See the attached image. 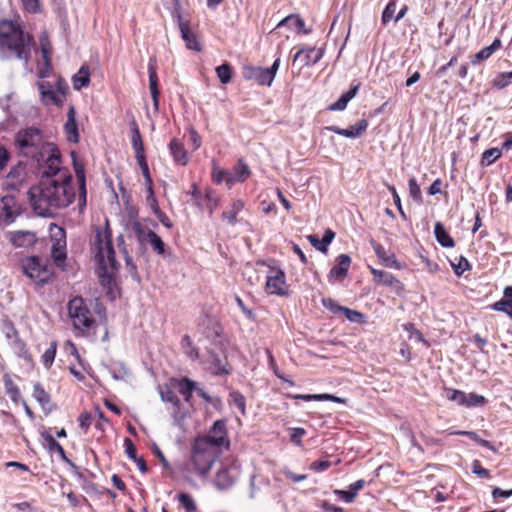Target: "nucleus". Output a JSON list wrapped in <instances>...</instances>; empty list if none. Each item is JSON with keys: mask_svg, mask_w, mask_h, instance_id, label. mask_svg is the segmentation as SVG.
Instances as JSON below:
<instances>
[{"mask_svg": "<svg viewBox=\"0 0 512 512\" xmlns=\"http://www.w3.org/2000/svg\"><path fill=\"white\" fill-rule=\"evenodd\" d=\"M31 205L42 217H52L59 209L69 206L75 198L72 180H40L29 190Z\"/></svg>", "mask_w": 512, "mask_h": 512, "instance_id": "1", "label": "nucleus"}, {"mask_svg": "<svg viewBox=\"0 0 512 512\" xmlns=\"http://www.w3.org/2000/svg\"><path fill=\"white\" fill-rule=\"evenodd\" d=\"M15 147L20 155L41 163L43 156L52 152L54 144L44 139L43 132L36 127L20 129L14 138Z\"/></svg>", "mask_w": 512, "mask_h": 512, "instance_id": "2", "label": "nucleus"}, {"mask_svg": "<svg viewBox=\"0 0 512 512\" xmlns=\"http://www.w3.org/2000/svg\"><path fill=\"white\" fill-rule=\"evenodd\" d=\"M221 454V449L206 439H195L191 448L190 463L195 473L206 477Z\"/></svg>", "mask_w": 512, "mask_h": 512, "instance_id": "3", "label": "nucleus"}, {"mask_svg": "<svg viewBox=\"0 0 512 512\" xmlns=\"http://www.w3.org/2000/svg\"><path fill=\"white\" fill-rule=\"evenodd\" d=\"M0 46L14 51L19 60L28 62L30 48L26 36L12 21H0Z\"/></svg>", "mask_w": 512, "mask_h": 512, "instance_id": "4", "label": "nucleus"}, {"mask_svg": "<svg viewBox=\"0 0 512 512\" xmlns=\"http://www.w3.org/2000/svg\"><path fill=\"white\" fill-rule=\"evenodd\" d=\"M92 249L95 252V258L98 263H104L107 261L112 268H115L117 261L115 259V251L111 240V234L107 227H95Z\"/></svg>", "mask_w": 512, "mask_h": 512, "instance_id": "5", "label": "nucleus"}, {"mask_svg": "<svg viewBox=\"0 0 512 512\" xmlns=\"http://www.w3.org/2000/svg\"><path fill=\"white\" fill-rule=\"evenodd\" d=\"M68 312L73 327L81 334L88 332L95 324V319L82 297H74L69 301Z\"/></svg>", "mask_w": 512, "mask_h": 512, "instance_id": "6", "label": "nucleus"}, {"mask_svg": "<svg viewBox=\"0 0 512 512\" xmlns=\"http://www.w3.org/2000/svg\"><path fill=\"white\" fill-rule=\"evenodd\" d=\"M41 162H44L46 165L42 171L40 180L49 179L58 181L60 177L65 178V180H73L72 174L67 169L60 166V152L56 146H54L52 152L43 156Z\"/></svg>", "mask_w": 512, "mask_h": 512, "instance_id": "7", "label": "nucleus"}, {"mask_svg": "<svg viewBox=\"0 0 512 512\" xmlns=\"http://www.w3.org/2000/svg\"><path fill=\"white\" fill-rule=\"evenodd\" d=\"M240 476V464L236 460L222 464L217 471L214 485L218 490H227L231 488Z\"/></svg>", "mask_w": 512, "mask_h": 512, "instance_id": "8", "label": "nucleus"}, {"mask_svg": "<svg viewBox=\"0 0 512 512\" xmlns=\"http://www.w3.org/2000/svg\"><path fill=\"white\" fill-rule=\"evenodd\" d=\"M23 271L30 279L37 283H47L52 271L42 262L39 257H30L23 263Z\"/></svg>", "mask_w": 512, "mask_h": 512, "instance_id": "9", "label": "nucleus"}, {"mask_svg": "<svg viewBox=\"0 0 512 512\" xmlns=\"http://www.w3.org/2000/svg\"><path fill=\"white\" fill-rule=\"evenodd\" d=\"M197 439H206L208 442L216 446L218 449H221L222 446H229V441L227 439V429L226 423L224 420H217L212 425L208 434L203 437H198Z\"/></svg>", "mask_w": 512, "mask_h": 512, "instance_id": "10", "label": "nucleus"}, {"mask_svg": "<svg viewBox=\"0 0 512 512\" xmlns=\"http://www.w3.org/2000/svg\"><path fill=\"white\" fill-rule=\"evenodd\" d=\"M159 393L163 402L171 403L173 405L172 416L174 425L182 427L185 414L180 412V400L177 395L168 386L159 387Z\"/></svg>", "mask_w": 512, "mask_h": 512, "instance_id": "11", "label": "nucleus"}, {"mask_svg": "<svg viewBox=\"0 0 512 512\" xmlns=\"http://www.w3.org/2000/svg\"><path fill=\"white\" fill-rule=\"evenodd\" d=\"M51 256L58 267L64 265L66 259V238L62 228L57 227V233L52 237Z\"/></svg>", "mask_w": 512, "mask_h": 512, "instance_id": "12", "label": "nucleus"}, {"mask_svg": "<svg viewBox=\"0 0 512 512\" xmlns=\"http://www.w3.org/2000/svg\"><path fill=\"white\" fill-rule=\"evenodd\" d=\"M41 437L43 439V445L44 447L49 451V452H56L60 458L65 462L67 463L73 473L75 475H78L79 477L81 476V473L79 472V469L78 467L76 466V464L74 462H72L67 456H66V453H65V450L63 449V447L55 440V438L48 432L44 431L41 433Z\"/></svg>", "mask_w": 512, "mask_h": 512, "instance_id": "13", "label": "nucleus"}, {"mask_svg": "<svg viewBox=\"0 0 512 512\" xmlns=\"http://www.w3.org/2000/svg\"><path fill=\"white\" fill-rule=\"evenodd\" d=\"M243 76L245 79L256 81L259 85L263 86H271L273 83L268 70L259 66L244 67Z\"/></svg>", "mask_w": 512, "mask_h": 512, "instance_id": "14", "label": "nucleus"}, {"mask_svg": "<svg viewBox=\"0 0 512 512\" xmlns=\"http://www.w3.org/2000/svg\"><path fill=\"white\" fill-rule=\"evenodd\" d=\"M322 57L323 52L321 49L310 47L298 50L293 57V62L299 61L301 67L312 66L319 62Z\"/></svg>", "mask_w": 512, "mask_h": 512, "instance_id": "15", "label": "nucleus"}, {"mask_svg": "<svg viewBox=\"0 0 512 512\" xmlns=\"http://www.w3.org/2000/svg\"><path fill=\"white\" fill-rule=\"evenodd\" d=\"M266 291L269 294L285 295V274L282 270L272 271L271 274L267 276Z\"/></svg>", "mask_w": 512, "mask_h": 512, "instance_id": "16", "label": "nucleus"}, {"mask_svg": "<svg viewBox=\"0 0 512 512\" xmlns=\"http://www.w3.org/2000/svg\"><path fill=\"white\" fill-rule=\"evenodd\" d=\"M368 128V122L365 119H361L354 125L349 126L346 129L340 128L338 126H327L325 130L334 132L338 135L347 137V138H358L360 137Z\"/></svg>", "mask_w": 512, "mask_h": 512, "instance_id": "17", "label": "nucleus"}, {"mask_svg": "<svg viewBox=\"0 0 512 512\" xmlns=\"http://www.w3.org/2000/svg\"><path fill=\"white\" fill-rule=\"evenodd\" d=\"M73 158V166L76 174V178L79 184V196H78V206L79 209L82 210L86 206V184H85V170L82 164L76 162V154L74 152L71 153Z\"/></svg>", "mask_w": 512, "mask_h": 512, "instance_id": "18", "label": "nucleus"}, {"mask_svg": "<svg viewBox=\"0 0 512 512\" xmlns=\"http://www.w3.org/2000/svg\"><path fill=\"white\" fill-rule=\"evenodd\" d=\"M148 74H149V89L153 100V106L157 111L159 108V89H158V76H157V65L154 58H150L148 63Z\"/></svg>", "mask_w": 512, "mask_h": 512, "instance_id": "19", "label": "nucleus"}, {"mask_svg": "<svg viewBox=\"0 0 512 512\" xmlns=\"http://www.w3.org/2000/svg\"><path fill=\"white\" fill-rule=\"evenodd\" d=\"M351 265V258L347 254H340L336 258V265L331 268L328 274V278L331 281L333 278L342 280L347 274Z\"/></svg>", "mask_w": 512, "mask_h": 512, "instance_id": "20", "label": "nucleus"}, {"mask_svg": "<svg viewBox=\"0 0 512 512\" xmlns=\"http://www.w3.org/2000/svg\"><path fill=\"white\" fill-rule=\"evenodd\" d=\"M176 21L181 33V37L184 40L186 47L190 50L199 51L200 45L196 39V36L192 33L190 29L189 22L184 21L182 16H179Z\"/></svg>", "mask_w": 512, "mask_h": 512, "instance_id": "21", "label": "nucleus"}, {"mask_svg": "<svg viewBox=\"0 0 512 512\" xmlns=\"http://www.w3.org/2000/svg\"><path fill=\"white\" fill-rule=\"evenodd\" d=\"M39 42H40L41 53H42L43 61H44V65H45V69L39 70V77L45 78L48 76L49 71L51 69L50 54L52 51V46L49 41L48 35L46 33H43L39 37Z\"/></svg>", "mask_w": 512, "mask_h": 512, "instance_id": "22", "label": "nucleus"}, {"mask_svg": "<svg viewBox=\"0 0 512 512\" xmlns=\"http://www.w3.org/2000/svg\"><path fill=\"white\" fill-rule=\"evenodd\" d=\"M75 109L73 106H70L67 112V121L64 125V130L67 135V139L69 142L78 143L79 141V133L78 127L75 119Z\"/></svg>", "mask_w": 512, "mask_h": 512, "instance_id": "23", "label": "nucleus"}, {"mask_svg": "<svg viewBox=\"0 0 512 512\" xmlns=\"http://www.w3.org/2000/svg\"><path fill=\"white\" fill-rule=\"evenodd\" d=\"M371 245L375 254L383 262L385 266L396 269L400 268V265L393 253L386 251L381 244L377 243L374 240H371Z\"/></svg>", "mask_w": 512, "mask_h": 512, "instance_id": "24", "label": "nucleus"}, {"mask_svg": "<svg viewBox=\"0 0 512 512\" xmlns=\"http://www.w3.org/2000/svg\"><path fill=\"white\" fill-rule=\"evenodd\" d=\"M366 485V481L363 479H359L356 482L349 485L348 490H335L334 494L338 496L339 499L346 503H351L354 501L358 492L363 489Z\"/></svg>", "mask_w": 512, "mask_h": 512, "instance_id": "25", "label": "nucleus"}, {"mask_svg": "<svg viewBox=\"0 0 512 512\" xmlns=\"http://www.w3.org/2000/svg\"><path fill=\"white\" fill-rule=\"evenodd\" d=\"M169 149L174 161L177 164L184 166L188 163L189 157L187 151L179 140H171Z\"/></svg>", "mask_w": 512, "mask_h": 512, "instance_id": "26", "label": "nucleus"}, {"mask_svg": "<svg viewBox=\"0 0 512 512\" xmlns=\"http://www.w3.org/2000/svg\"><path fill=\"white\" fill-rule=\"evenodd\" d=\"M334 237L335 233L331 229H327L322 239H319L315 235H309L307 236V239L309 240L311 245L318 251L326 253L328 250V246L333 241Z\"/></svg>", "mask_w": 512, "mask_h": 512, "instance_id": "27", "label": "nucleus"}, {"mask_svg": "<svg viewBox=\"0 0 512 512\" xmlns=\"http://www.w3.org/2000/svg\"><path fill=\"white\" fill-rule=\"evenodd\" d=\"M359 90V84L352 86L347 92L329 106L330 111H342L347 107V104L352 100Z\"/></svg>", "mask_w": 512, "mask_h": 512, "instance_id": "28", "label": "nucleus"}, {"mask_svg": "<svg viewBox=\"0 0 512 512\" xmlns=\"http://www.w3.org/2000/svg\"><path fill=\"white\" fill-rule=\"evenodd\" d=\"M434 235L437 242L445 248H452L455 246V241L448 234L444 225L441 222H436L434 227Z\"/></svg>", "mask_w": 512, "mask_h": 512, "instance_id": "29", "label": "nucleus"}, {"mask_svg": "<svg viewBox=\"0 0 512 512\" xmlns=\"http://www.w3.org/2000/svg\"><path fill=\"white\" fill-rule=\"evenodd\" d=\"M370 271L374 276V280L377 284H382L385 286H394L396 284H400V281L389 272L375 268H371Z\"/></svg>", "mask_w": 512, "mask_h": 512, "instance_id": "30", "label": "nucleus"}, {"mask_svg": "<svg viewBox=\"0 0 512 512\" xmlns=\"http://www.w3.org/2000/svg\"><path fill=\"white\" fill-rule=\"evenodd\" d=\"M282 26H288L289 28L295 29L298 32H302L303 34H308L310 32L309 30L304 29L305 23L303 19L298 15H288L282 19L278 23L277 27L280 28Z\"/></svg>", "mask_w": 512, "mask_h": 512, "instance_id": "31", "label": "nucleus"}, {"mask_svg": "<svg viewBox=\"0 0 512 512\" xmlns=\"http://www.w3.org/2000/svg\"><path fill=\"white\" fill-rule=\"evenodd\" d=\"M98 276L100 283L103 286H112L113 283V271L117 269V264L115 265V268H112L107 261L104 263H98Z\"/></svg>", "mask_w": 512, "mask_h": 512, "instance_id": "32", "label": "nucleus"}, {"mask_svg": "<svg viewBox=\"0 0 512 512\" xmlns=\"http://www.w3.org/2000/svg\"><path fill=\"white\" fill-rule=\"evenodd\" d=\"M73 87L75 90H81L90 83V72L89 68L83 65L78 72L73 76Z\"/></svg>", "mask_w": 512, "mask_h": 512, "instance_id": "33", "label": "nucleus"}, {"mask_svg": "<svg viewBox=\"0 0 512 512\" xmlns=\"http://www.w3.org/2000/svg\"><path fill=\"white\" fill-rule=\"evenodd\" d=\"M244 202L240 199L233 201L231 208L222 213V219L226 220L230 225H235L237 222V215L243 210Z\"/></svg>", "mask_w": 512, "mask_h": 512, "instance_id": "34", "label": "nucleus"}, {"mask_svg": "<svg viewBox=\"0 0 512 512\" xmlns=\"http://www.w3.org/2000/svg\"><path fill=\"white\" fill-rule=\"evenodd\" d=\"M132 231L141 245H145L150 238V234L154 232L140 221L132 223Z\"/></svg>", "mask_w": 512, "mask_h": 512, "instance_id": "35", "label": "nucleus"}, {"mask_svg": "<svg viewBox=\"0 0 512 512\" xmlns=\"http://www.w3.org/2000/svg\"><path fill=\"white\" fill-rule=\"evenodd\" d=\"M291 397L293 399H301V400H304V401H312V400L323 401V400H329V401H333V402H336V403H345V401H346L343 398L334 396L332 394H326V393L325 394H307V395L297 394V395H293Z\"/></svg>", "mask_w": 512, "mask_h": 512, "instance_id": "36", "label": "nucleus"}, {"mask_svg": "<svg viewBox=\"0 0 512 512\" xmlns=\"http://www.w3.org/2000/svg\"><path fill=\"white\" fill-rule=\"evenodd\" d=\"M12 243L18 247H26L35 241V235L31 232L17 231L12 235Z\"/></svg>", "mask_w": 512, "mask_h": 512, "instance_id": "37", "label": "nucleus"}, {"mask_svg": "<svg viewBox=\"0 0 512 512\" xmlns=\"http://www.w3.org/2000/svg\"><path fill=\"white\" fill-rule=\"evenodd\" d=\"M179 393L184 397L186 402L192 398L193 391L196 390V382L189 378H183L179 381Z\"/></svg>", "mask_w": 512, "mask_h": 512, "instance_id": "38", "label": "nucleus"}, {"mask_svg": "<svg viewBox=\"0 0 512 512\" xmlns=\"http://www.w3.org/2000/svg\"><path fill=\"white\" fill-rule=\"evenodd\" d=\"M11 347L19 358H22L27 362L31 361V355L22 339L19 337L14 338L11 342Z\"/></svg>", "mask_w": 512, "mask_h": 512, "instance_id": "39", "label": "nucleus"}, {"mask_svg": "<svg viewBox=\"0 0 512 512\" xmlns=\"http://www.w3.org/2000/svg\"><path fill=\"white\" fill-rule=\"evenodd\" d=\"M3 382L6 393L9 395L13 402L17 403L21 399V393L17 385L13 382L8 374L4 375Z\"/></svg>", "mask_w": 512, "mask_h": 512, "instance_id": "40", "label": "nucleus"}, {"mask_svg": "<svg viewBox=\"0 0 512 512\" xmlns=\"http://www.w3.org/2000/svg\"><path fill=\"white\" fill-rule=\"evenodd\" d=\"M181 348L183 352L189 357L191 360L195 361L199 358L198 349L194 346L192 339L190 336L185 335L181 340Z\"/></svg>", "mask_w": 512, "mask_h": 512, "instance_id": "41", "label": "nucleus"}, {"mask_svg": "<svg viewBox=\"0 0 512 512\" xmlns=\"http://www.w3.org/2000/svg\"><path fill=\"white\" fill-rule=\"evenodd\" d=\"M502 155V150L499 148H490L483 152L480 160V165L482 167H487L493 164L497 159H499Z\"/></svg>", "mask_w": 512, "mask_h": 512, "instance_id": "42", "label": "nucleus"}, {"mask_svg": "<svg viewBox=\"0 0 512 512\" xmlns=\"http://www.w3.org/2000/svg\"><path fill=\"white\" fill-rule=\"evenodd\" d=\"M444 396L447 400L457 403L458 405L464 406L466 393L461 390L453 388H444Z\"/></svg>", "mask_w": 512, "mask_h": 512, "instance_id": "43", "label": "nucleus"}, {"mask_svg": "<svg viewBox=\"0 0 512 512\" xmlns=\"http://www.w3.org/2000/svg\"><path fill=\"white\" fill-rule=\"evenodd\" d=\"M40 99L45 106L55 105L61 107L63 105L62 96H59L54 90L41 94Z\"/></svg>", "mask_w": 512, "mask_h": 512, "instance_id": "44", "label": "nucleus"}, {"mask_svg": "<svg viewBox=\"0 0 512 512\" xmlns=\"http://www.w3.org/2000/svg\"><path fill=\"white\" fill-rule=\"evenodd\" d=\"M109 372L115 380H124L128 375V370L121 362H113L109 367Z\"/></svg>", "mask_w": 512, "mask_h": 512, "instance_id": "45", "label": "nucleus"}, {"mask_svg": "<svg viewBox=\"0 0 512 512\" xmlns=\"http://www.w3.org/2000/svg\"><path fill=\"white\" fill-rule=\"evenodd\" d=\"M57 350V342L52 341L50 346L46 349V351L42 355V363L46 368H50L54 362Z\"/></svg>", "mask_w": 512, "mask_h": 512, "instance_id": "46", "label": "nucleus"}, {"mask_svg": "<svg viewBox=\"0 0 512 512\" xmlns=\"http://www.w3.org/2000/svg\"><path fill=\"white\" fill-rule=\"evenodd\" d=\"M230 401L239 409L242 415L246 414V398L239 391L229 393Z\"/></svg>", "mask_w": 512, "mask_h": 512, "instance_id": "47", "label": "nucleus"}, {"mask_svg": "<svg viewBox=\"0 0 512 512\" xmlns=\"http://www.w3.org/2000/svg\"><path fill=\"white\" fill-rule=\"evenodd\" d=\"M131 143H132V147H133L134 152H135V157H138L140 155H144L143 142H142L141 135H140V132L138 130V127L136 125L133 128V134H132V138H131Z\"/></svg>", "mask_w": 512, "mask_h": 512, "instance_id": "48", "label": "nucleus"}, {"mask_svg": "<svg viewBox=\"0 0 512 512\" xmlns=\"http://www.w3.org/2000/svg\"><path fill=\"white\" fill-rule=\"evenodd\" d=\"M216 74L222 84H227L231 81L232 70L231 66L223 63L216 68Z\"/></svg>", "mask_w": 512, "mask_h": 512, "instance_id": "49", "label": "nucleus"}, {"mask_svg": "<svg viewBox=\"0 0 512 512\" xmlns=\"http://www.w3.org/2000/svg\"><path fill=\"white\" fill-rule=\"evenodd\" d=\"M486 402V399L482 395H478L476 393H466V399L464 403V407L472 408V407H479L484 405Z\"/></svg>", "mask_w": 512, "mask_h": 512, "instance_id": "50", "label": "nucleus"}, {"mask_svg": "<svg viewBox=\"0 0 512 512\" xmlns=\"http://www.w3.org/2000/svg\"><path fill=\"white\" fill-rule=\"evenodd\" d=\"M234 175L239 179V182L245 181L250 175V169L242 159H240L235 165Z\"/></svg>", "mask_w": 512, "mask_h": 512, "instance_id": "51", "label": "nucleus"}, {"mask_svg": "<svg viewBox=\"0 0 512 512\" xmlns=\"http://www.w3.org/2000/svg\"><path fill=\"white\" fill-rule=\"evenodd\" d=\"M147 243L151 245L153 250L158 255H163L165 253V244L162 241L161 237L158 236L155 232L150 234V238L148 239Z\"/></svg>", "mask_w": 512, "mask_h": 512, "instance_id": "52", "label": "nucleus"}, {"mask_svg": "<svg viewBox=\"0 0 512 512\" xmlns=\"http://www.w3.org/2000/svg\"><path fill=\"white\" fill-rule=\"evenodd\" d=\"M512 81V71L511 72H503L496 76L494 79L493 85L498 89H503L507 87Z\"/></svg>", "mask_w": 512, "mask_h": 512, "instance_id": "53", "label": "nucleus"}, {"mask_svg": "<svg viewBox=\"0 0 512 512\" xmlns=\"http://www.w3.org/2000/svg\"><path fill=\"white\" fill-rule=\"evenodd\" d=\"M33 397L42 405L49 402V395L46 393L40 383H36L33 387Z\"/></svg>", "mask_w": 512, "mask_h": 512, "instance_id": "54", "label": "nucleus"}, {"mask_svg": "<svg viewBox=\"0 0 512 512\" xmlns=\"http://www.w3.org/2000/svg\"><path fill=\"white\" fill-rule=\"evenodd\" d=\"M342 314H344L345 318L353 323H363L364 315L356 310H352L350 308L344 307Z\"/></svg>", "mask_w": 512, "mask_h": 512, "instance_id": "55", "label": "nucleus"}, {"mask_svg": "<svg viewBox=\"0 0 512 512\" xmlns=\"http://www.w3.org/2000/svg\"><path fill=\"white\" fill-rule=\"evenodd\" d=\"M408 186H409L410 196L413 198V200H415L417 202H421L422 201L421 189L414 177L409 179Z\"/></svg>", "mask_w": 512, "mask_h": 512, "instance_id": "56", "label": "nucleus"}, {"mask_svg": "<svg viewBox=\"0 0 512 512\" xmlns=\"http://www.w3.org/2000/svg\"><path fill=\"white\" fill-rule=\"evenodd\" d=\"M396 11V2L390 1L382 13V23L384 25L388 24L392 19L395 18L394 14Z\"/></svg>", "mask_w": 512, "mask_h": 512, "instance_id": "57", "label": "nucleus"}, {"mask_svg": "<svg viewBox=\"0 0 512 512\" xmlns=\"http://www.w3.org/2000/svg\"><path fill=\"white\" fill-rule=\"evenodd\" d=\"M451 266L456 275L460 276L471 268L469 261L465 257H460L458 263L451 262Z\"/></svg>", "mask_w": 512, "mask_h": 512, "instance_id": "58", "label": "nucleus"}, {"mask_svg": "<svg viewBox=\"0 0 512 512\" xmlns=\"http://www.w3.org/2000/svg\"><path fill=\"white\" fill-rule=\"evenodd\" d=\"M493 309L496 311L504 312L510 318H512V301L504 300V298L493 304Z\"/></svg>", "mask_w": 512, "mask_h": 512, "instance_id": "59", "label": "nucleus"}, {"mask_svg": "<svg viewBox=\"0 0 512 512\" xmlns=\"http://www.w3.org/2000/svg\"><path fill=\"white\" fill-rule=\"evenodd\" d=\"M178 500L181 503V505L189 512H193L196 510V504L195 501L192 499V497L187 493H180L178 495Z\"/></svg>", "mask_w": 512, "mask_h": 512, "instance_id": "60", "label": "nucleus"}, {"mask_svg": "<svg viewBox=\"0 0 512 512\" xmlns=\"http://www.w3.org/2000/svg\"><path fill=\"white\" fill-rule=\"evenodd\" d=\"M322 305L333 314L342 313L344 306L339 305L332 298H323Z\"/></svg>", "mask_w": 512, "mask_h": 512, "instance_id": "61", "label": "nucleus"}, {"mask_svg": "<svg viewBox=\"0 0 512 512\" xmlns=\"http://www.w3.org/2000/svg\"><path fill=\"white\" fill-rule=\"evenodd\" d=\"M25 11L36 14L41 12L40 0H21Z\"/></svg>", "mask_w": 512, "mask_h": 512, "instance_id": "62", "label": "nucleus"}, {"mask_svg": "<svg viewBox=\"0 0 512 512\" xmlns=\"http://www.w3.org/2000/svg\"><path fill=\"white\" fill-rule=\"evenodd\" d=\"M25 174V166L21 163L11 168L9 171L7 178L13 179L16 181H21Z\"/></svg>", "mask_w": 512, "mask_h": 512, "instance_id": "63", "label": "nucleus"}, {"mask_svg": "<svg viewBox=\"0 0 512 512\" xmlns=\"http://www.w3.org/2000/svg\"><path fill=\"white\" fill-rule=\"evenodd\" d=\"M493 54L491 49H489L487 46L481 49L478 53H476L473 58L471 59V63L473 65H477L480 62L487 60L490 58V56Z\"/></svg>", "mask_w": 512, "mask_h": 512, "instance_id": "64", "label": "nucleus"}]
</instances>
